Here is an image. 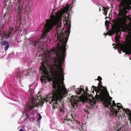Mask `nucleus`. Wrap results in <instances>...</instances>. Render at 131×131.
Masks as SVG:
<instances>
[{
    "label": "nucleus",
    "instance_id": "obj_1",
    "mask_svg": "<svg viewBox=\"0 0 131 131\" xmlns=\"http://www.w3.org/2000/svg\"><path fill=\"white\" fill-rule=\"evenodd\" d=\"M49 54H52V55H49L45 57L47 60L51 58H54L56 63L54 64L55 68H52L51 72L54 78L53 87L54 89L51 92L47 95L44 99L39 100V103L40 105H42L45 102L51 103L54 102L57 104L60 100H62L64 97H65L67 93V89L65 87L60 84L61 80H64V73L62 66L65 59V56H63L60 52L57 51L51 52Z\"/></svg>",
    "mask_w": 131,
    "mask_h": 131
},
{
    "label": "nucleus",
    "instance_id": "obj_2",
    "mask_svg": "<svg viewBox=\"0 0 131 131\" xmlns=\"http://www.w3.org/2000/svg\"><path fill=\"white\" fill-rule=\"evenodd\" d=\"M64 11L60 10L57 12L54 16L52 14L50 16L51 17L53 15L57 21V23L53 26L57 25L56 30L58 33L59 30H60V34L58 35L57 38L59 40V42L57 44V50H55V52H60L63 56H65L66 51V43H67L69 36V35L70 29L71 26V20L67 18L66 20V17L65 14H64Z\"/></svg>",
    "mask_w": 131,
    "mask_h": 131
},
{
    "label": "nucleus",
    "instance_id": "obj_3",
    "mask_svg": "<svg viewBox=\"0 0 131 131\" xmlns=\"http://www.w3.org/2000/svg\"><path fill=\"white\" fill-rule=\"evenodd\" d=\"M112 21L114 25H112V30L108 32V34L112 36L116 33L115 39V42L118 43L120 41L119 39L121 38V31L125 32L128 29L126 20L124 17H118L117 19H114Z\"/></svg>",
    "mask_w": 131,
    "mask_h": 131
},
{
    "label": "nucleus",
    "instance_id": "obj_4",
    "mask_svg": "<svg viewBox=\"0 0 131 131\" xmlns=\"http://www.w3.org/2000/svg\"><path fill=\"white\" fill-rule=\"evenodd\" d=\"M102 94L101 96L97 94L95 96L97 100L100 99L104 102V104L107 107L110 108L111 110L113 111V113L115 116L118 117V112L119 109L123 108V107L120 103H117V105L114 100L112 101V97H111L108 94H107L104 91L102 90L101 91Z\"/></svg>",
    "mask_w": 131,
    "mask_h": 131
},
{
    "label": "nucleus",
    "instance_id": "obj_5",
    "mask_svg": "<svg viewBox=\"0 0 131 131\" xmlns=\"http://www.w3.org/2000/svg\"><path fill=\"white\" fill-rule=\"evenodd\" d=\"M51 17V19L49 20H46V24L44 27L45 30L42 35L41 38L36 40L33 39L30 41V44L34 45L37 48H40L43 45V42L46 43L47 41V34L48 32L53 28V26L57 23V21L55 17L53 15Z\"/></svg>",
    "mask_w": 131,
    "mask_h": 131
},
{
    "label": "nucleus",
    "instance_id": "obj_6",
    "mask_svg": "<svg viewBox=\"0 0 131 131\" xmlns=\"http://www.w3.org/2000/svg\"><path fill=\"white\" fill-rule=\"evenodd\" d=\"M52 51L54 52L55 51V50H51L49 51H46L45 52H44L46 63L43 62L41 63L42 67H40V69L45 75H47V77H46L45 76H43L40 79L41 80L42 82L45 81V82H46V81L47 80L48 78V73L47 69L48 68V67L49 66L48 63V62L50 60V61L53 60L54 62L55 63V64L56 63L55 61L54 60V58H50L49 59L47 60L45 59L46 57L48 55H49L50 56L52 55V54L51 53V54H49V53Z\"/></svg>",
    "mask_w": 131,
    "mask_h": 131
},
{
    "label": "nucleus",
    "instance_id": "obj_7",
    "mask_svg": "<svg viewBox=\"0 0 131 131\" xmlns=\"http://www.w3.org/2000/svg\"><path fill=\"white\" fill-rule=\"evenodd\" d=\"M131 0H121L119 5V11L122 12V14L126 15L127 11L131 9Z\"/></svg>",
    "mask_w": 131,
    "mask_h": 131
},
{
    "label": "nucleus",
    "instance_id": "obj_8",
    "mask_svg": "<svg viewBox=\"0 0 131 131\" xmlns=\"http://www.w3.org/2000/svg\"><path fill=\"white\" fill-rule=\"evenodd\" d=\"M120 48L123 52L126 54H131V47L129 46L127 44H121Z\"/></svg>",
    "mask_w": 131,
    "mask_h": 131
},
{
    "label": "nucleus",
    "instance_id": "obj_9",
    "mask_svg": "<svg viewBox=\"0 0 131 131\" xmlns=\"http://www.w3.org/2000/svg\"><path fill=\"white\" fill-rule=\"evenodd\" d=\"M36 106V103L35 101L32 99L31 102H29L28 105L25 106V107L26 110L28 112H29L30 111L32 112V109Z\"/></svg>",
    "mask_w": 131,
    "mask_h": 131
},
{
    "label": "nucleus",
    "instance_id": "obj_10",
    "mask_svg": "<svg viewBox=\"0 0 131 131\" xmlns=\"http://www.w3.org/2000/svg\"><path fill=\"white\" fill-rule=\"evenodd\" d=\"M92 87L93 88V93L94 92V90L96 92V95L97 94V93L99 94V95L100 96H101L102 94L101 91L102 90H104L105 93L107 92V89L106 88L105 89L104 87L102 85L100 87H99V88H97V87L95 86H92Z\"/></svg>",
    "mask_w": 131,
    "mask_h": 131
},
{
    "label": "nucleus",
    "instance_id": "obj_11",
    "mask_svg": "<svg viewBox=\"0 0 131 131\" xmlns=\"http://www.w3.org/2000/svg\"><path fill=\"white\" fill-rule=\"evenodd\" d=\"M83 91V92L82 94V96L83 97H87V95H88L89 94L86 92L84 91V90L82 88H78L76 90V93L79 95L81 94Z\"/></svg>",
    "mask_w": 131,
    "mask_h": 131
},
{
    "label": "nucleus",
    "instance_id": "obj_12",
    "mask_svg": "<svg viewBox=\"0 0 131 131\" xmlns=\"http://www.w3.org/2000/svg\"><path fill=\"white\" fill-rule=\"evenodd\" d=\"M71 104L73 108H76L77 107L78 102H79V100L77 99L76 98L73 99L72 98L71 99Z\"/></svg>",
    "mask_w": 131,
    "mask_h": 131
},
{
    "label": "nucleus",
    "instance_id": "obj_13",
    "mask_svg": "<svg viewBox=\"0 0 131 131\" xmlns=\"http://www.w3.org/2000/svg\"><path fill=\"white\" fill-rule=\"evenodd\" d=\"M0 44L2 45L5 46L4 49L6 51L7 50L10 46V45L9 43V42L7 40L2 41L1 40V41L0 42Z\"/></svg>",
    "mask_w": 131,
    "mask_h": 131
},
{
    "label": "nucleus",
    "instance_id": "obj_14",
    "mask_svg": "<svg viewBox=\"0 0 131 131\" xmlns=\"http://www.w3.org/2000/svg\"><path fill=\"white\" fill-rule=\"evenodd\" d=\"M102 7L103 8V10L104 12V13H103V14L106 16L107 14L108 10V7H104L102 6Z\"/></svg>",
    "mask_w": 131,
    "mask_h": 131
},
{
    "label": "nucleus",
    "instance_id": "obj_15",
    "mask_svg": "<svg viewBox=\"0 0 131 131\" xmlns=\"http://www.w3.org/2000/svg\"><path fill=\"white\" fill-rule=\"evenodd\" d=\"M17 7H18V15H19L20 13L21 12V10H20V2H18L16 4Z\"/></svg>",
    "mask_w": 131,
    "mask_h": 131
},
{
    "label": "nucleus",
    "instance_id": "obj_16",
    "mask_svg": "<svg viewBox=\"0 0 131 131\" xmlns=\"http://www.w3.org/2000/svg\"><path fill=\"white\" fill-rule=\"evenodd\" d=\"M62 100H61L60 101H59V102H58V103L57 104H54V102H52V103H50V104H51L52 103H53V108H54V109H55L56 108H57V106H54V105H56L57 106H58V105L59 104V103H60V102Z\"/></svg>",
    "mask_w": 131,
    "mask_h": 131
},
{
    "label": "nucleus",
    "instance_id": "obj_17",
    "mask_svg": "<svg viewBox=\"0 0 131 131\" xmlns=\"http://www.w3.org/2000/svg\"><path fill=\"white\" fill-rule=\"evenodd\" d=\"M26 119H27L28 118L30 119L31 118L33 117V115L31 114H29L28 113H26Z\"/></svg>",
    "mask_w": 131,
    "mask_h": 131
},
{
    "label": "nucleus",
    "instance_id": "obj_18",
    "mask_svg": "<svg viewBox=\"0 0 131 131\" xmlns=\"http://www.w3.org/2000/svg\"><path fill=\"white\" fill-rule=\"evenodd\" d=\"M119 42H118V43H119ZM115 45L113 47V48H117L119 47V43H117V44H115V43H113V46H114V45Z\"/></svg>",
    "mask_w": 131,
    "mask_h": 131
},
{
    "label": "nucleus",
    "instance_id": "obj_19",
    "mask_svg": "<svg viewBox=\"0 0 131 131\" xmlns=\"http://www.w3.org/2000/svg\"><path fill=\"white\" fill-rule=\"evenodd\" d=\"M37 116V120L38 121H39V120H40L41 118V116L39 114H38Z\"/></svg>",
    "mask_w": 131,
    "mask_h": 131
},
{
    "label": "nucleus",
    "instance_id": "obj_20",
    "mask_svg": "<svg viewBox=\"0 0 131 131\" xmlns=\"http://www.w3.org/2000/svg\"><path fill=\"white\" fill-rule=\"evenodd\" d=\"M70 120V119L68 118L67 119H64V123H65L66 122V123L69 124V123L68 122Z\"/></svg>",
    "mask_w": 131,
    "mask_h": 131
},
{
    "label": "nucleus",
    "instance_id": "obj_21",
    "mask_svg": "<svg viewBox=\"0 0 131 131\" xmlns=\"http://www.w3.org/2000/svg\"><path fill=\"white\" fill-rule=\"evenodd\" d=\"M127 111H126L127 113L128 114L129 116L131 117V111L130 110L128 109H127Z\"/></svg>",
    "mask_w": 131,
    "mask_h": 131
},
{
    "label": "nucleus",
    "instance_id": "obj_22",
    "mask_svg": "<svg viewBox=\"0 0 131 131\" xmlns=\"http://www.w3.org/2000/svg\"><path fill=\"white\" fill-rule=\"evenodd\" d=\"M89 96L91 97V99H89L90 101L91 102H93V101H94V98L91 95H89Z\"/></svg>",
    "mask_w": 131,
    "mask_h": 131
},
{
    "label": "nucleus",
    "instance_id": "obj_23",
    "mask_svg": "<svg viewBox=\"0 0 131 131\" xmlns=\"http://www.w3.org/2000/svg\"><path fill=\"white\" fill-rule=\"evenodd\" d=\"M64 106L63 105L62 106V107H60V111L61 112H64Z\"/></svg>",
    "mask_w": 131,
    "mask_h": 131
},
{
    "label": "nucleus",
    "instance_id": "obj_24",
    "mask_svg": "<svg viewBox=\"0 0 131 131\" xmlns=\"http://www.w3.org/2000/svg\"><path fill=\"white\" fill-rule=\"evenodd\" d=\"M71 116L72 118H73L74 120L75 119V117H76V115L74 113H72L71 114Z\"/></svg>",
    "mask_w": 131,
    "mask_h": 131
},
{
    "label": "nucleus",
    "instance_id": "obj_25",
    "mask_svg": "<svg viewBox=\"0 0 131 131\" xmlns=\"http://www.w3.org/2000/svg\"><path fill=\"white\" fill-rule=\"evenodd\" d=\"M13 29H14L12 28H10L9 30V33L10 34H12V31H13Z\"/></svg>",
    "mask_w": 131,
    "mask_h": 131
},
{
    "label": "nucleus",
    "instance_id": "obj_26",
    "mask_svg": "<svg viewBox=\"0 0 131 131\" xmlns=\"http://www.w3.org/2000/svg\"><path fill=\"white\" fill-rule=\"evenodd\" d=\"M97 80L99 81H101L102 80V78L101 77L99 76L98 77Z\"/></svg>",
    "mask_w": 131,
    "mask_h": 131
},
{
    "label": "nucleus",
    "instance_id": "obj_27",
    "mask_svg": "<svg viewBox=\"0 0 131 131\" xmlns=\"http://www.w3.org/2000/svg\"><path fill=\"white\" fill-rule=\"evenodd\" d=\"M69 9V7H66L64 9V11L66 12H67L68 11Z\"/></svg>",
    "mask_w": 131,
    "mask_h": 131
},
{
    "label": "nucleus",
    "instance_id": "obj_28",
    "mask_svg": "<svg viewBox=\"0 0 131 131\" xmlns=\"http://www.w3.org/2000/svg\"><path fill=\"white\" fill-rule=\"evenodd\" d=\"M64 80H61L60 81V85H61V84H62V86H63L64 87H65V86H64V85L63 84V81Z\"/></svg>",
    "mask_w": 131,
    "mask_h": 131
},
{
    "label": "nucleus",
    "instance_id": "obj_29",
    "mask_svg": "<svg viewBox=\"0 0 131 131\" xmlns=\"http://www.w3.org/2000/svg\"><path fill=\"white\" fill-rule=\"evenodd\" d=\"M102 82L101 81H99V82L98 83V87H97V88H99V87H100L102 85Z\"/></svg>",
    "mask_w": 131,
    "mask_h": 131
},
{
    "label": "nucleus",
    "instance_id": "obj_30",
    "mask_svg": "<svg viewBox=\"0 0 131 131\" xmlns=\"http://www.w3.org/2000/svg\"><path fill=\"white\" fill-rule=\"evenodd\" d=\"M23 73L24 75L25 76H26L28 74V73L27 72H23Z\"/></svg>",
    "mask_w": 131,
    "mask_h": 131
},
{
    "label": "nucleus",
    "instance_id": "obj_31",
    "mask_svg": "<svg viewBox=\"0 0 131 131\" xmlns=\"http://www.w3.org/2000/svg\"><path fill=\"white\" fill-rule=\"evenodd\" d=\"M109 23L110 22L108 21H107L105 22V24L107 25H109Z\"/></svg>",
    "mask_w": 131,
    "mask_h": 131
},
{
    "label": "nucleus",
    "instance_id": "obj_32",
    "mask_svg": "<svg viewBox=\"0 0 131 131\" xmlns=\"http://www.w3.org/2000/svg\"><path fill=\"white\" fill-rule=\"evenodd\" d=\"M3 35L5 36V37H7V35L6 33L5 32H4L3 34Z\"/></svg>",
    "mask_w": 131,
    "mask_h": 131
},
{
    "label": "nucleus",
    "instance_id": "obj_33",
    "mask_svg": "<svg viewBox=\"0 0 131 131\" xmlns=\"http://www.w3.org/2000/svg\"><path fill=\"white\" fill-rule=\"evenodd\" d=\"M10 34L9 33V34H8V35H7V37L6 38L7 39L8 38H9V37L10 36Z\"/></svg>",
    "mask_w": 131,
    "mask_h": 131
},
{
    "label": "nucleus",
    "instance_id": "obj_34",
    "mask_svg": "<svg viewBox=\"0 0 131 131\" xmlns=\"http://www.w3.org/2000/svg\"><path fill=\"white\" fill-rule=\"evenodd\" d=\"M19 131H24V130L22 129H20L19 130Z\"/></svg>",
    "mask_w": 131,
    "mask_h": 131
},
{
    "label": "nucleus",
    "instance_id": "obj_35",
    "mask_svg": "<svg viewBox=\"0 0 131 131\" xmlns=\"http://www.w3.org/2000/svg\"><path fill=\"white\" fill-rule=\"evenodd\" d=\"M129 120H130V126H131V118H129Z\"/></svg>",
    "mask_w": 131,
    "mask_h": 131
},
{
    "label": "nucleus",
    "instance_id": "obj_36",
    "mask_svg": "<svg viewBox=\"0 0 131 131\" xmlns=\"http://www.w3.org/2000/svg\"><path fill=\"white\" fill-rule=\"evenodd\" d=\"M86 91H88V88H86Z\"/></svg>",
    "mask_w": 131,
    "mask_h": 131
},
{
    "label": "nucleus",
    "instance_id": "obj_37",
    "mask_svg": "<svg viewBox=\"0 0 131 131\" xmlns=\"http://www.w3.org/2000/svg\"><path fill=\"white\" fill-rule=\"evenodd\" d=\"M123 109L124 111L126 112V110H125V108H124V109L123 108Z\"/></svg>",
    "mask_w": 131,
    "mask_h": 131
},
{
    "label": "nucleus",
    "instance_id": "obj_38",
    "mask_svg": "<svg viewBox=\"0 0 131 131\" xmlns=\"http://www.w3.org/2000/svg\"><path fill=\"white\" fill-rule=\"evenodd\" d=\"M41 49H42V50H43L44 49V48H43L42 47L41 48Z\"/></svg>",
    "mask_w": 131,
    "mask_h": 131
},
{
    "label": "nucleus",
    "instance_id": "obj_39",
    "mask_svg": "<svg viewBox=\"0 0 131 131\" xmlns=\"http://www.w3.org/2000/svg\"><path fill=\"white\" fill-rule=\"evenodd\" d=\"M99 12H100L101 11V8H100V7H99Z\"/></svg>",
    "mask_w": 131,
    "mask_h": 131
},
{
    "label": "nucleus",
    "instance_id": "obj_40",
    "mask_svg": "<svg viewBox=\"0 0 131 131\" xmlns=\"http://www.w3.org/2000/svg\"><path fill=\"white\" fill-rule=\"evenodd\" d=\"M6 6H7V5H5V6H4V7H4V9H5V8H5V7H6Z\"/></svg>",
    "mask_w": 131,
    "mask_h": 131
},
{
    "label": "nucleus",
    "instance_id": "obj_41",
    "mask_svg": "<svg viewBox=\"0 0 131 131\" xmlns=\"http://www.w3.org/2000/svg\"><path fill=\"white\" fill-rule=\"evenodd\" d=\"M107 36V34H105V38L106 37H105V36Z\"/></svg>",
    "mask_w": 131,
    "mask_h": 131
},
{
    "label": "nucleus",
    "instance_id": "obj_42",
    "mask_svg": "<svg viewBox=\"0 0 131 131\" xmlns=\"http://www.w3.org/2000/svg\"><path fill=\"white\" fill-rule=\"evenodd\" d=\"M107 17H106L105 18V19H106L107 18Z\"/></svg>",
    "mask_w": 131,
    "mask_h": 131
},
{
    "label": "nucleus",
    "instance_id": "obj_43",
    "mask_svg": "<svg viewBox=\"0 0 131 131\" xmlns=\"http://www.w3.org/2000/svg\"><path fill=\"white\" fill-rule=\"evenodd\" d=\"M120 128V130H121V127Z\"/></svg>",
    "mask_w": 131,
    "mask_h": 131
},
{
    "label": "nucleus",
    "instance_id": "obj_44",
    "mask_svg": "<svg viewBox=\"0 0 131 131\" xmlns=\"http://www.w3.org/2000/svg\"><path fill=\"white\" fill-rule=\"evenodd\" d=\"M7 9H8V7H7Z\"/></svg>",
    "mask_w": 131,
    "mask_h": 131
},
{
    "label": "nucleus",
    "instance_id": "obj_45",
    "mask_svg": "<svg viewBox=\"0 0 131 131\" xmlns=\"http://www.w3.org/2000/svg\"><path fill=\"white\" fill-rule=\"evenodd\" d=\"M73 1H74V0H73Z\"/></svg>",
    "mask_w": 131,
    "mask_h": 131
}]
</instances>
